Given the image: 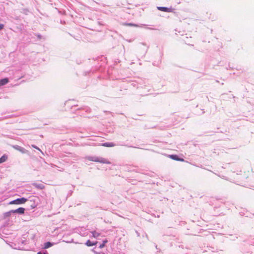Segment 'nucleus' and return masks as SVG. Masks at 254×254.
Listing matches in <instances>:
<instances>
[{
  "label": "nucleus",
  "instance_id": "obj_1",
  "mask_svg": "<svg viewBox=\"0 0 254 254\" xmlns=\"http://www.w3.org/2000/svg\"><path fill=\"white\" fill-rule=\"evenodd\" d=\"M4 26L3 24H0V30L3 29Z\"/></svg>",
  "mask_w": 254,
  "mask_h": 254
}]
</instances>
